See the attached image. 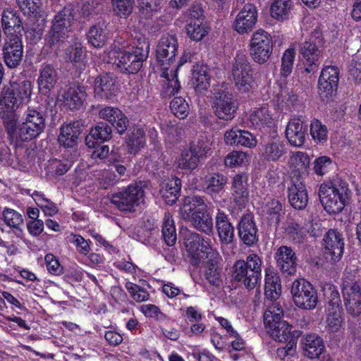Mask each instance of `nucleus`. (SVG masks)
Here are the masks:
<instances>
[{
    "label": "nucleus",
    "mask_w": 361,
    "mask_h": 361,
    "mask_svg": "<svg viewBox=\"0 0 361 361\" xmlns=\"http://www.w3.org/2000/svg\"><path fill=\"white\" fill-rule=\"evenodd\" d=\"M45 116L37 109L28 107L24 114L23 121L18 123V116L10 122L5 130L7 138L16 147L37 137L45 128Z\"/></svg>",
    "instance_id": "f257e3e1"
},
{
    "label": "nucleus",
    "mask_w": 361,
    "mask_h": 361,
    "mask_svg": "<svg viewBox=\"0 0 361 361\" xmlns=\"http://www.w3.org/2000/svg\"><path fill=\"white\" fill-rule=\"evenodd\" d=\"M31 93L32 85L28 80L11 84L2 88L0 95V118L3 120L4 130L8 128L10 122L17 119L16 111L30 100Z\"/></svg>",
    "instance_id": "f03ea898"
},
{
    "label": "nucleus",
    "mask_w": 361,
    "mask_h": 361,
    "mask_svg": "<svg viewBox=\"0 0 361 361\" xmlns=\"http://www.w3.org/2000/svg\"><path fill=\"white\" fill-rule=\"evenodd\" d=\"M180 215L182 219L190 223L196 230L208 235L213 233V219L208 212L204 197L195 195L185 200Z\"/></svg>",
    "instance_id": "7ed1b4c3"
},
{
    "label": "nucleus",
    "mask_w": 361,
    "mask_h": 361,
    "mask_svg": "<svg viewBox=\"0 0 361 361\" xmlns=\"http://www.w3.org/2000/svg\"><path fill=\"white\" fill-rule=\"evenodd\" d=\"M262 261L256 253H250L245 260H237L233 267L232 276L246 288L252 290L261 280Z\"/></svg>",
    "instance_id": "20e7f679"
},
{
    "label": "nucleus",
    "mask_w": 361,
    "mask_h": 361,
    "mask_svg": "<svg viewBox=\"0 0 361 361\" xmlns=\"http://www.w3.org/2000/svg\"><path fill=\"white\" fill-rule=\"evenodd\" d=\"M149 44L144 40L126 50L121 51L116 56V63L121 71L129 74L137 73L148 57Z\"/></svg>",
    "instance_id": "39448f33"
},
{
    "label": "nucleus",
    "mask_w": 361,
    "mask_h": 361,
    "mask_svg": "<svg viewBox=\"0 0 361 361\" xmlns=\"http://www.w3.org/2000/svg\"><path fill=\"white\" fill-rule=\"evenodd\" d=\"M348 190L346 185H336L332 183L322 184L319 196L324 209L330 214L341 212L348 199Z\"/></svg>",
    "instance_id": "423d86ee"
},
{
    "label": "nucleus",
    "mask_w": 361,
    "mask_h": 361,
    "mask_svg": "<svg viewBox=\"0 0 361 361\" xmlns=\"http://www.w3.org/2000/svg\"><path fill=\"white\" fill-rule=\"evenodd\" d=\"M144 195L142 184L134 183L114 193L111 197V202L121 212L132 213L143 202Z\"/></svg>",
    "instance_id": "0eeeda50"
},
{
    "label": "nucleus",
    "mask_w": 361,
    "mask_h": 361,
    "mask_svg": "<svg viewBox=\"0 0 361 361\" xmlns=\"http://www.w3.org/2000/svg\"><path fill=\"white\" fill-rule=\"evenodd\" d=\"M74 20L73 10L71 8L65 7L55 15L47 38L50 46L63 42L68 37Z\"/></svg>",
    "instance_id": "6e6552de"
},
{
    "label": "nucleus",
    "mask_w": 361,
    "mask_h": 361,
    "mask_svg": "<svg viewBox=\"0 0 361 361\" xmlns=\"http://www.w3.org/2000/svg\"><path fill=\"white\" fill-rule=\"evenodd\" d=\"M249 51L252 60L258 64L268 61L273 51L272 37L262 29H258L252 35Z\"/></svg>",
    "instance_id": "1a4fd4ad"
},
{
    "label": "nucleus",
    "mask_w": 361,
    "mask_h": 361,
    "mask_svg": "<svg viewBox=\"0 0 361 361\" xmlns=\"http://www.w3.org/2000/svg\"><path fill=\"white\" fill-rule=\"evenodd\" d=\"M291 294L295 305L300 309L313 310L318 303L317 290L313 286L304 279L293 281Z\"/></svg>",
    "instance_id": "9d476101"
},
{
    "label": "nucleus",
    "mask_w": 361,
    "mask_h": 361,
    "mask_svg": "<svg viewBox=\"0 0 361 361\" xmlns=\"http://www.w3.org/2000/svg\"><path fill=\"white\" fill-rule=\"evenodd\" d=\"M210 240L204 239L200 234L192 232L188 233L185 237V245L195 260V264L200 262L201 259L211 257L216 261L219 257V252L212 248Z\"/></svg>",
    "instance_id": "9b49d317"
},
{
    "label": "nucleus",
    "mask_w": 361,
    "mask_h": 361,
    "mask_svg": "<svg viewBox=\"0 0 361 361\" xmlns=\"http://www.w3.org/2000/svg\"><path fill=\"white\" fill-rule=\"evenodd\" d=\"M233 78L237 88L248 92L254 82L253 70L247 57L243 54H237L232 68Z\"/></svg>",
    "instance_id": "f8f14e48"
},
{
    "label": "nucleus",
    "mask_w": 361,
    "mask_h": 361,
    "mask_svg": "<svg viewBox=\"0 0 361 361\" xmlns=\"http://www.w3.org/2000/svg\"><path fill=\"white\" fill-rule=\"evenodd\" d=\"M238 104L232 93L219 90L214 93L212 108L214 115L221 120L231 121L235 117Z\"/></svg>",
    "instance_id": "ddd939ff"
},
{
    "label": "nucleus",
    "mask_w": 361,
    "mask_h": 361,
    "mask_svg": "<svg viewBox=\"0 0 361 361\" xmlns=\"http://www.w3.org/2000/svg\"><path fill=\"white\" fill-rule=\"evenodd\" d=\"M342 293L347 312L353 317L361 315V286L359 282L346 276Z\"/></svg>",
    "instance_id": "4468645a"
},
{
    "label": "nucleus",
    "mask_w": 361,
    "mask_h": 361,
    "mask_svg": "<svg viewBox=\"0 0 361 361\" xmlns=\"http://www.w3.org/2000/svg\"><path fill=\"white\" fill-rule=\"evenodd\" d=\"M2 58L9 68L18 67L23 60V37H5L2 46Z\"/></svg>",
    "instance_id": "2eb2a0df"
},
{
    "label": "nucleus",
    "mask_w": 361,
    "mask_h": 361,
    "mask_svg": "<svg viewBox=\"0 0 361 361\" xmlns=\"http://www.w3.org/2000/svg\"><path fill=\"white\" fill-rule=\"evenodd\" d=\"M338 80L339 71L336 66H327L322 69L318 81V89L323 100L336 94Z\"/></svg>",
    "instance_id": "dca6fc26"
},
{
    "label": "nucleus",
    "mask_w": 361,
    "mask_h": 361,
    "mask_svg": "<svg viewBox=\"0 0 361 361\" xmlns=\"http://www.w3.org/2000/svg\"><path fill=\"white\" fill-rule=\"evenodd\" d=\"M326 259L331 263L339 261L343 254L344 240L336 230L330 229L323 238Z\"/></svg>",
    "instance_id": "f3484780"
},
{
    "label": "nucleus",
    "mask_w": 361,
    "mask_h": 361,
    "mask_svg": "<svg viewBox=\"0 0 361 361\" xmlns=\"http://www.w3.org/2000/svg\"><path fill=\"white\" fill-rule=\"evenodd\" d=\"M94 97L99 100H111L117 93L116 78L113 73L98 75L94 81Z\"/></svg>",
    "instance_id": "a211bd4d"
},
{
    "label": "nucleus",
    "mask_w": 361,
    "mask_h": 361,
    "mask_svg": "<svg viewBox=\"0 0 361 361\" xmlns=\"http://www.w3.org/2000/svg\"><path fill=\"white\" fill-rule=\"evenodd\" d=\"M257 18L258 13L255 6L252 4H247L237 14L233 27L238 34L248 33L256 25Z\"/></svg>",
    "instance_id": "6ab92c4d"
},
{
    "label": "nucleus",
    "mask_w": 361,
    "mask_h": 361,
    "mask_svg": "<svg viewBox=\"0 0 361 361\" xmlns=\"http://www.w3.org/2000/svg\"><path fill=\"white\" fill-rule=\"evenodd\" d=\"M277 268L287 276H293L297 269V257L294 250L288 246L281 245L274 254Z\"/></svg>",
    "instance_id": "aec40b11"
},
{
    "label": "nucleus",
    "mask_w": 361,
    "mask_h": 361,
    "mask_svg": "<svg viewBox=\"0 0 361 361\" xmlns=\"http://www.w3.org/2000/svg\"><path fill=\"white\" fill-rule=\"evenodd\" d=\"M1 25L5 37H23L22 32L25 27L18 11L4 10L1 14Z\"/></svg>",
    "instance_id": "412c9836"
},
{
    "label": "nucleus",
    "mask_w": 361,
    "mask_h": 361,
    "mask_svg": "<svg viewBox=\"0 0 361 361\" xmlns=\"http://www.w3.org/2000/svg\"><path fill=\"white\" fill-rule=\"evenodd\" d=\"M178 49L177 39L174 35H163L157 47V59L162 65L173 62Z\"/></svg>",
    "instance_id": "4be33fe9"
},
{
    "label": "nucleus",
    "mask_w": 361,
    "mask_h": 361,
    "mask_svg": "<svg viewBox=\"0 0 361 361\" xmlns=\"http://www.w3.org/2000/svg\"><path fill=\"white\" fill-rule=\"evenodd\" d=\"M307 126L298 118H293L289 121L286 129V137L292 146L302 147L306 139Z\"/></svg>",
    "instance_id": "5701e85b"
},
{
    "label": "nucleus",
    "mask_w": 361,
    "mask_h": 361,
    "mask_svg": "<svg viewBox=\"0 0 361 361\" xmlns=\"http://www.w3.org/2000/svg\"><path fill=\"white\" fill-rule=\"evenodd\" d=\"M238 231L239 237L244 244L252 246L258 241V229L252 214H246L241 217Z\"/></svg>",
    "instance_id": "b1692460"
},
{
    "label": "nucleus",
    "mask_w": 361,
    "mask_h": 361,
    "mask_svg": "<svg viewBox=\"0 0 361 361\" xmlns=\"http://www.w3.org/2000/svg\"><path fill=\"white\" fill-rule=\"evenodd\" d=\"M99 117L109 122L119 134L124 133L128 128L129 121L118 108L106 106L99 111Z\"/></svg>",
    "instance_id": "393cba45"
},
{
    "label": "nucleus",
    "mask_w": 361,
    "mask_h": 361,
    "mask_svg": "<svg viewBox=\"0 0 361 361\" xmlns=\"http://www.w3.org/2000/svg\"><path fill=\"white\" fill-rule=\"evenodd\" d=\"M288 200L295 209H304L308 203V195L305 184L300 180L292 181L288 188Z\"/></svg>",
    "instance_id": "a878e982"
},
{
    "label": "nucleus",
    "mask_w": 361,
    "mask_h": 361,
    "mask_svg": "<svg viewBox=\"0 0 361 361\" xmlns=\"http://www.w3.org/2000/svg\"><path fill=\"white\" fill-rule=\"evenodd\" d=\"M111 136V127L105 122H99L86 136L85 143L88 147L95 148L97 143L109 141Z\"/></svg>",
    "instance_id": "bb28decb"
},
{
    "label": "nucleus",
    "mask_w": 361,
    "mask_h": 361,
    "mask_svg": "<svg viewBox=\"0 0 361 361\" xmlns=\"http://www.w3.org/2000/svg\"><path fill=\"white\" fill-rule=\"evenodd\" d=\"M57 80L58 73L53 66L47 64L42 66L37 79L39 90L42 94H49L55 87Z\"/></svg>",
    "instance_id": "cd10ccee"
},
{
    "label": "nucleus",
    "mask_w": 361,
    "mask_h": 361,
    "mask_svg": "<svg viewBox=\"0 0 361 361\" xmlns=\"http://www.w3.org/2000/svg\"><path fill=\"white\" fill-rule=\"evenodd\" d=\"M215 224L221 242L226 245L231 243L234 238V227L230 223L228 216L221 209L217 211Z\"/></svg>",
    "instance_id": "c85d7f7f"
},
{
    "label": "nucleus",
    "mask_w": 361,
    "mask_h": 361,
    "mask_svg": "<svg viewBox=\"0 0 361 361\" xmlns=\"http://www.w3.org/2000/svg\"><path fill=\"white\" fill-rule=\"evenodd\" d=\"M231 189L233 197L238 206H245L248 202L247 176L245 173L236 174L233 178Z\"/></svg>",
    "instance_id": "c756f323"
},
{
    "label": "nucleus",
    "mask_w": 361,
    "mask_h": 361,
    "mask_svg": "<svg viewBox=\"0 0 361 361\" xmlns=\"http://www.w3.org/2000/svg\"><path fill=\"white\" fill-rule=\"evenodd\" d=\"M63 102L71 109H77L82 106L86 99V87L82 85L70 87L62 94Z\"/></svg>",
    "instance_id": "7c9ffc66"
},
{
    "label": "nucleus",
    "mask_w": 361,
    "mask_h": 361,
    "mask_svg": "<svg viewBox=\"0 0 361 361\" xmlns=\"http://www.w3.org/2000/svg\"><path fill=\"white\" fill-rule=\"evenodd\" d=\"M264 294L270 300L278 299L281 293V280L277 274L272 269L265 270Z\"/></svg>",
    "instance_id": "2f4dec72"
},
{
    "label": "nucleus",
    "mask_w": 361,
    "mask_h": 361,
    "mask_svg": "<svg viewBox=\"0 0 361 361\" xmlns=\"http://www.w3.org/2000/svg\"><path fill=\"white\" fill-rule=\"evenodd\" d=\"M303 350L311 359L318 357L325 350L323 339L317 334L306 335L302 340Z\"/></svg>",
    "instance_id": "473e14b6"
},
{
    "label": "nucleus",
    "mask_w": 361,
    "mask_h": 361,
    "mask_svg": "<svg viewBox=\"0 0 361 361\" xmlns=\"http://www.w3.org/2000/svg\"><path fill=\"white\" fill-rule=\"evenodd\" d=\"M85 57V47L78 39H75L64 51V59L77 68H82L84 66Z\"/></svg>",
    "instance_id": "72a5a7b5"
},
{
    "label": "nucleus",
    "mask_w": 361,
    "mask_h": 361,
    "mask_svg": "<svg viewBox=\"0 0 361 361\" xmlns=\"http://www.w3.org/2000/svg\"><path fill=\"white\" fill-rule=\"evenodd\" d=\"M192 78L195 91L199 94H204L210 85V75L207 66L200 64L194 66Z\"/></svg>",
    "instance_id": "f704fd0d"
},
{
    "label": "nucleus",
    "mask_w": 361,
    "mask_h": 361,
    "mask_svg": "<svg viewBox=\"0 0 361 361\" xmlns=\"http://www.w3.org/2000/svg\"><path fill=\"white\" fill-rule=\"evenodd\" d=\"M227 182L228 178L223 173H209L204 178V190L209 195L219 193L224 190Z\"/></svg>",
    "instance_id": "c9c22d12"
},
{
    "label": "nucleus",
    "mask_w": 361,
    "mask_h": 361,
    "mask_svg": "<svg viewBox=\"0 0 361 361\" xmlns=\"http://www.w3.org/2000/svg\"><path fill=\"white\" fill-rule=\"evenodd\" d=\"M180 190V180L172 178L161 185L160 194L166 203L173 204L176 202Z\"/></svg>",
    "instance_id": "e433bc0d"
},
{
    "label": "nucleus",
    "mask_w": 361,
    "mask_h": 361,
    "mask_svg": "<svg viewBox=\"0 0 361 361\" xmlns=\"http://www.w3.org/2000/svg\"><path fill=\"white\" fill-rule=\"evenodd\" d=\"M80 134L78 123L63 126L61 128L59 142L65 147H73L77 143V139Z\"/></svg>",
    "instance_id": "4c0bfd02"
},
{
    "label": "nucleus",
    "mask_w": 361,
    "mask_h": 361,
    "mask_svg": "<svg viewBox=\"0 0 361 361\" xmlns=\"http://www.w3.org/2000/svg\"><path fill=\"white\" fill-rule=\"evenodd\" d=\"M127 152L135 154L145 145V132L141 128H135L128 133L126 139Z\"/></svg>",
    "instance_id": "58836bf2"
},
{
    "label": "nucleus",
    "mask_w": 361,
    "mask_h": 361,
    "mask_svg": "<svg viewBox=\"0 0 361 361\" xmlns=\"http://www.w3.org/2000/svg\"><path fill=\"white\" fill-rule=\"evenodd\" d=\"M286 152V147L280 139H274L263 146L262 156L266 161H276Z\"/></svg>",
    "instance_id": "ea45409f"
},
{
    "label": "nucleus",
    "mask_w": 361,
    "mask_h": 361,
    "mask_svg": "<svg viewBox=\"0 0 361 361\" xmlns=\"http://www.w3.org/2000/svg\"><path fill=\"white\" fill-rule=\"evenodd\" d=\"M293 8L291 0H274L270 7L271 16L278 21L289 18Z\"/></svg>",
    "instance_id": "a19ab883"
},
{
    "label": "nucleus",
    "mask_w": 361,
    "mask_h": 361,
    "mask_svg": "<svg viewBox=\"0 0 361 361\" xmlns=\"http://www.w3.org/2000/svg\"><path fill=\"white\" fill-rule=\"evenodd\" d=\"M109 38L108 32L99 24L91 26L87 33L88 43L98 49L103 47Z\"/></svg>",
    "instance_id": "79ce46f5"
},
{
    "label": "nucleus",
    "mask_w": 361,
    "mask_h": 361,
    "mask_svg": "<svg viewBox=\"0 0 361 361\" xmlns=\"http://www.w3.org/2000/svg\"><path fill=\"white\" fill-rule=\"evenodd\" d=\"M264 313V323L267 329L274 326L276 323L283 321V310L279 302H271L267 305Z\"/></svg>",
    "instance_id": "37998d69"
},
{
    "label": "nucleus",
    "mask_w": 361,
    "mask_h": 361,
    "mask_svg": "<svg viewBox=\"0 0 361 361\" xmlns=\"http://www.w3.org/2000/svg\"><path fill=\"white\" fill-rule=\"evenodd\" d=\"M162 236L165 243L169 245H173L177 239L176 231L172 215L169 212H165L162 224Z\"/></svg>",
    "instance_id": "c03bdc74"
},
{
    "label": "nucleus",
    "mask_w": 361,
    "mask_h": 361,
    "mask_svg": "<svg viewBox=\"0 0 361 361\" xmlns=\"http://www.w3.org/2000/svg\"><path fill=\"white\" fill-rule=\"evenodd\" d=\"M267 329L271 337L279 342L287 341L290 337L291 326L284 320Z\"/></svg>",
    "instance_id": "a18cd8bd"
},
{
    "label": "nucleus",
    "mask_w": 361,
    "mask_h": 361,
    "mask_svg": "<svg viewBox=\"0 0 361 361\" xmlns=\"http://www.w3.org/2000/svg\"><path fill=\"white\" fill-rule=\"evenodd\" d=\"M321 46L316 44L314 40L310 39L303 42L300 47V54L305 61L319 60L322 56Z\"/></svg>",
    "instance_id": "49530a36"
},
{
    "label": "nucleus",
    "mask_w": 361,
    "mask_h": 361,
    "mask_svg": "<svg viewBox=\"0 0 361 361\" xmlns=\"http://www.w3.org/2000/svg\"><path fill=\"white\" fill-rule=\"evenodd\" d=\"M250 121L256 128H263L271 123L272 117L267 106L260 107L250 116Z\"/></svg>",
    "instance_id": "de8ad7c7"
},
{
    "label": "nucleus",
    "mask_w": 361,
    "mask_h": 361,
    "mask_svg": "<svg viewBox=\"0 0 361 361\" xmlns=\"http://www.w3.org/2000/svg\"><path fill=\"white\" fill-rule=\"evenodd\" d=\"M183 63H180L178 67H176V70L171 71V77L169 76L168 73L165 72L163 75H166V81L163 85L161 94L164 97H169L177 93L180 87V82L177 78V71L178 68L181 66Z\"/></svg>",
    "instance_id": "09e8293b"
},
{
    "label": "nucleus",
    "mask_w": 361,
    "mask_h": 361,
    "mask_svg": "<svg viewBox=\"0 0 361 361\" xmlns=\"http://www.w3.org/2000/svg\"><path fill=\"white\" fill-rule=\"evenodd\" d=\"M323 295L331 310H338L340 307L341 298L336 286L330 283H325L322 286Z\"/></svg>",
    "instance_id": "8fccbe9b"
},
{
    "label": "nucleus",
    "mask_w": 361,
    "mask_h": 361,
    "mask_svg": "<svg viewBox=\"0 0 361 361\" xmlns=\"http://www.w3.org/2000/svg\"><path fill=\"white\" fill-rule=\"evenodd\" d=\"M202 159L197 157L190 148L183 149L178 159V166L183 169H195Z\"/></svg>",
    "instance_id": "3c124183"
},
{
    "label": "nucleus",
    "mask_w": 361,
    "mask_h": 361,
    "mask_svg": "<svg viewBox=\"0 0 361 361\" xmlns=\"http://www.w3.org/2000/svg\"><path fill=\"white\" fill-rule=\"evenodd\" d=\"M207 259V268L206 270V279L209 283L215 286H219L221 283V273L219 269L217 267V264L221 259L220 255L214 262L211 257H205Z\"/></svg>",
    "instance_id": "603ef678"
},
{
    "label": "nucleus",
    "mask_w": 361,
    "mask_h": 361,
    "mask_svg": "<svg viewBox=\"0 0 361 361\" xmlns=\"http://www.w3.org/2000/svg\"><path fill=\"white\" fill-rule=\"evenodd\" d=\"M111 4L116 16L127 18L133 13L135 0H111Z\"/></svg>",
    "instance_id": "864d4df0"
},
{
    "label": "nucleus",
    "mask_w": 361,
    "mask_h": 361,
    "mask_svg": "<svg viewBox=\"0 0 361 361\" xmlns=\"http://www.w3.org/2000/svg\"><path fill=\"white\" fill-rule=\"evenodd\" d=\"M171 112L178 118L184 119L189 114L190 108L187 102L181 97H174L170 103Z\"/></svg>",
    "instance_id": "5fc2aeb1"
},
{
    "label": "nucleus",
    "mask_w": 361,
    "mask_h": 361,
    "mask_svg": "<svg viewBox=\"0 0 361 361\" xmlns=\"http://www.w3.org/2000/svg\"><path fill=\"white\" fill-rule=\"evenodd\" d=\"M140 11L146 18H151L161 9L160 0H137Z\"/></svg>",
    "instance_id": "6e6d98bb"
},
{
    "label": "nucleus",
    "mask_w": 361,
    "mask_h": 361,
    "mask_svg": "<svg viewBox=\"0 0 361 361\" xmlns=\"http://www.w3.org/2000/svg\"><path fill=\"white\" fill-rule=\"evenodd\" d=\"M326 317V329L329 332H338L343 324L340 307L338 310H329Z\"/></svg>",
    "instance_id": "4d7b16f0"
},
{
    "label": "nucleus",
    "mask_w": 361,
    "mask_h": 361,
    "mask_svg": "<svg viewBox=\"0 0 361 361\" xmlns=\"http://www.w3.org/2000/svg\"><path fill=\"white\" fill-rule=\"evenodd\" d=\"M186 30L188 37L194 41H200L207 33V30L203 25V22L188 23L186 25Z\"/></svg>",
    "instance_id": "13d9d810"
},
{
    "label": "nucleus",
    "mask_w": 361,
    "mask_h": 361,
    "mask_svg": "<svg viewBox=\"0 0 361 361\" xmlns=\"http://www.w3.org/2000/svg\"><path fill=\"white\" fill-rule=\"evenodd\" d=\"M310 134L315 142H323L327 139L328 130L319 120L314 119L310 124Z\"/></svg>",
    "instance_id": "bf43d9fd"
},
{
    "label": "nucleus",
    "mask_w": 361,
    "mask_h": 361,
    "mask_svg": "<svg viewBox=\"0 0 361 361\" xmlns=\"http://www.w3.org/2000/svg\"><path fill=\"white\" fill-rule=\"evenodd\" d=\"M295 51L293 48H288L286 49L281 59V74L287 77L289 75L293 70L294 59H295Z\"/></svg>",
    "instance_id": "052dcab7"
},
{
    "label": "nucleus",
    "mask_w": 361,
    "mask_h": 361,
    "mask_svg": "<svg viewBox=\"0 0 361 361\" xmlns=\"http://www.w3.org/2000/svg\"><path fill=\"white\" fill-rule=\"evenodd\" d=\"M3 216L6 224L18 231L21 232L19 226L23 224V219L22 215L12 209H5Z\"/></svg>",
    "instance_id": "680f3d73"
},
{
    "label": "nucleus",
    "mask_w": 361,
    "mask_h": 361,
    "mask_svg": "<svg viewBox=\"0 0 361 361\" xmlns=\"http://www.w3.org/2000/svg\"><path fill=\"white\" fill-rule=\"evenodd\" d=\"M126 288L130 294L132 298L137 302L147 301L149 298V293L143 288H141L135 283L128 282L126 284Z\"/></svg>",
    "instance_id": "e2e57ef3"
},
{
    "label": "nucleus",
    "mask_w": 361,
    "mask_h": 361,
    "mask_svg": "<svg viewBox=\"0 0 361 361\" xmlns=\"http://www.w3.org/2000/svg\"><path fill=\"white\" fill-rule=\"evenodd\" d=\"M34 195L37 198L36 199L37 205L42 209L46 215L53 216L58 212L56 205L44 197L43 194L38 192H35Z\"/></svg>",
    "instance_id": "0e129e2a"
},
{
    "label": "nucleus",
    "mask_w": 361,
    "mask_h": 361,
    "mask_svg": "<svg viewBox=\"0 0 361 361\" xmlns=\"http://www.w3.org/2000/svg\"><path fill=\"white\" fill-rule=\"evenodd\" d=\"M189 148L200 159H203L210 149L207 137L204 135H200L196 141L190 143Z\"/></svg>",
    "instance_id": "69168bd1"
},
{
    "label": "nucleus",
    "mask_w": 361,
    "mask_h": 361,
    "mask_svg": "<svg viewBox=\"0 0 361 361\" xmlns=\"http://www.w3.org/2000/svg\"><path fill=\"white\" fill-rule=\"evenodd\" d=\"M41 0H16L18 6L24 13L36 17Z\"/></svg>",
    "instance_id": "338daca9"
},
{
    "label": "nucleus",
    "mask_w": 361,
    "mask_h": 361,
    "mask_svg": "<svg viewBox=\"0 0 361 361\" xmlns=\"http://www.w3.org/2000/svg\"><path fill=\"white\" fill-rule=\"evenodd\" d=\"M68 241L75 245L78 252L82 255H87L90 251L89 242L83 237L77 234H71L68 237Z\"/></svg>",
    "instance_id": "774afa93"
}]
</instances>
